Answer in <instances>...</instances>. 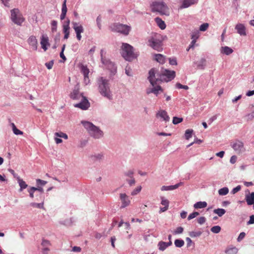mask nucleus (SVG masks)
<instances>
[{"label":"nucleus","instance_id":"c03bdc74","mask_svg":"<svg viewBox=\"0 0 254 254\" xmlns=\"http://www.w3.org/2000/svg\"><path fill=\"white\" fill-rule=\"evenodd\" d=\"M246 117L248 120H252L254 118V106H253L251 110V113L248 114Z\"/></svg>","mask_w":254,"mask_h":254},{"label":"nucleus","instance_id":"1a4fd4ad","mask_svg":"<svg viewBox=\"0 0 254 254\" xmlns=\"http://www.w3.org/2000/svg\"><path fill=\"white\" fill-rule=\"evenodd\" d=\"M230 145L237 154H241L245 151L244 143L240 140L231 142Z\"/></svg>","mask_w":254,"mask_h":254},{"label":"nucleus","instance_id":"c9c22d12","mask_svg":"<svg viewBox=\"0 0 254 254\" xmlns=\"http://www.w3.org/2000/svg\"><path fill=\"white\" fill-rule=\"evenodd\" d=\"M175 245L176 247L181 248L185 244L184 241L181 239H177L174 242Z\"/></svg>","mask_w":254,"mask_h":254},{"label":"nucleus","instance_id":"13d9d810","mask_svg":"<svg viewBox=\"0 0 254 254\" xmlns=\"http://www.w3.org/2000/svg\"><path fill=\"white\" fill-rule=\"evenodd\" d=\"M65 45H64L63 46V47L62 48V51L60 54V57L64 61H65L66 59V57H65V56L64 55V50L65 49Z\"/></svg>","mask_w":254,"mask_h":254},{"label":"nucleus","instance_id":"a18cd8bd","mask_svg":"<svg viewBox=\"0 0 254 254\" xmlns=\"http://www.w3.org/2000/svg\"><path fill=\"white\" fill-rule=\"evenodd\" d=\"M201 234H202V233L200 231H197V232L191 231L189 233V235L191 237L193 238V237H199L201 235Z\"/></svg>","mask_w":254,"mask_h":254},{"label":"nucleus","instance_id":"79ce46f5","mask_svg":"<svg viewBox=\"0 0 254 254\" xmlns=\"http://www.w3.org/2000/svg\"><path fill=\"white\" fill-rule=\"evenodd\" d=\"M199 36V33L198 30H195L193 31L191 34V38L192 40H196L198 38Z\"/></svg>","mask_w":254,"mask_h":254},{"label":"nucleus","instance_id":"6ab92c4d","mask_svg":"<svg viewBox=\"0 0 254 254\" xmlns=\"http://www.w3.org/2000/svg\"><path fill=\"white\" fill-rule=\"evenodd\" d=\"M29 44L32 46L34 50H36L37 49V40L36 37L34 36H30L28 39Z\"/></svg>","mask_w":254,"mask_h":254},{"label":"nucleus","instance_id":"603ef678","mask_svg":"<svg viewBox=\"0 0 254 254\" xmlns=\"http://www.w3.org/2000/svg\"><path fill=\"white\" fill-rule=\"evenodd\" d=\"M32 190H35V191H37V193L44 194V189L43 188L39 187V186H38L37 187H33V189H32Z\"/></svg>","mask_w":254,"mask_h":254},{"label":"nucleus","instance_id":"9b49d317","mask_svg":"<svg viewBox=\"0 0 254 254\" xmlns=\"http://www.w3.org/2000/svg\"><path fill=\"white\" fill-rule=\"evenodd\" d=\"M84 96L79 92V86L77 84L70 94V97L73 100H80Z\"/></svg>","mask_w":254,"mask_h":254},{"label":"nucleus","instance_id":"f257e3e1","mask_svg":"<svg viewBox=\"0 0 254 254\" xmlns=\"http://www.w3.org/2000/svg\"><path fill=\"white\" fill-rule=\"evenodd\" d=\"M175 77V72L173 70H169L167 69H162L161 71L155 68H152L149 71V76L148 79L152 85L153 87L147 89L146 92L149 94L153 93L156 96L159 93V92L162 91V89L160 86L157 85L160 81L168 82L173 79Z\"/></svg>","mask_w":254,"mask_h":254},{"label":"nucleus","instance_id":"58836bf2","mask_svg":"<svg viewBox=\"0 0 254 254\" xmlns=\"http://www.w3.org/2000/svg\"><path fill=\"white\" fill-rule=\"evenodd\" d=\"M63 31L64 34V39H67L69 37L70 28H67V27H63Z\"/></svg>","mask_w":254,"mask_h":254},{"label":"nucleus","instance_id":"72a5a7b5","mask_svg":"<svg viewBox=\"0 0 254 254\" xmlns=\"http://www.w3.org/2000/svg\"><path fill=\"white\" fill-rule=\"evenodd\" d=\"M104 132L96 127V139H101L104 136Z\"/></svg>","mask_w":254,"mask_h":254},{"label":"nucleus","instance_id":"4d7b16f0","mask_svg":"<svg viewBox=\"0 0 254 254\" xmlns=\"http://www.w3.org/2000/svg\"><path fill=\"white\" fill-rule=\"evenodd\" d=\"M32 189H33V187H30L27 190L29 193V196L31 198H33L34 197V192L35 191V190H32Z\"/></svg>","mask_w":254,"mask_h":254},{"label":"nucleus","instance_id":"6e6d98bb","mask_svg":"<svg viewBox=\"0 0 254 254\" xmlns=\"http://www.w3.org/2000/svg\"><path fill=\"white\" fill-rule=\"evenodd\" d=\"M199 214V213L198 212H193L189 215V216L188 217V219L189 220H190L196 217Z\"/></svg>","mask_w":254,"mask_h":254},{"label":"nucleus","instance_id":"e2e57ef3","mask_svg":"<svg viewBox=\"0 0 254 254\" xmlns=\"http://www.w3.org/2000/svg\"><path fill=\"white\" fill-rule=\"evenodd\" d=\"M54 64V61L52 60L50 61L49 62L46 63L45 64V65L47 67V68L49 69H50L52 68Z\"/></svg>","mask_w":254,"mask_h":254},{"label":"nucleus","instance_id":"2eb2a0df","mask_svg":"<svg viewBox=\"0 0 254 254\" xmlns=\"http://www.w3.org/2000/svg\"><path fill=\"white\" fill-rule=\"evenodd\" d=\"M40 44L41 45L42 48L46 51L48 48L47 46H49V38L46 35H43L41 38Z\"/></svg>","mask_w":254,"mask_h":254},{"label":"nucleus","instance_id":"ddd939ff","mask_svg":"<svg viewBox=\"0 0 254 254\" xmlns=\"http://www.w3.org/2000/svg\"><path fill=\"white\" fill-rule=\"evenodd\" d=\"M120 199L122 203L121 208H125L130 203L129 197L125 193H121L120 194Z\"/></svg>","mask_w":254,"mask_h":254},{"label":"nucleus","instance_id":"9d476101","mask_svg":"<svg viewBox=\"0 0 254 254\" xmlns=\"http://www.w3.org/2000/svg\"><path fill=\"white\" fill-rule=\"evenodd\" d=\"M81 124L86 128L89 133L93 137H95V126L88 121H81Z\"/></svg>","mask_w":254,"mask_h":254},{"label":"nucleus","instance_id":"473e14b6","mask_svg":"<svg viewBox=\"0 0 254 254\" xmlns=\"http://www.w3.org/2000/svg\"><path fill=\"white\" fill-rule=\"evenodd\" d=\"M229 192V189L227 187H224L218 190V193L220 195H225Z\"/></svg>","mask_w":254,"mask_h":254},{"label":"nucleus","instance_id":"a211bd4d","mask_svg":"<svg viewBox=\"0 0 254 254\" xmlns=\"http://www.w3.org/2000/svg\"><path fill=\"white\" fill-rule=\"evenodd\" d=\"M183 185V182H180L175 185H172V186H163L161 187V190L162 191H165V190H175L177 188H178L179 187L182 186Z\"/></svg>","mask_w":254,"mask_h":254},{"label":"nucleus","instance_id":"393cba45","mask_svg":"<svg viewBox=\"0 0 254 254\" xmlns=\"http://www.w3.org/2000/svg\"><path fill=\"white\" fill-rule=\"evenodd\" d=\"M197 0H184L182 7L187 8L197 2Z\"/></svg>","mask_w":254,"mask_h":254},{"label":"nucleus","instance_id":"4c0bfd02","mask_svg":"<svg viewBox=\"0 0 254 254\" xmlns=\"http://www.w3.org/2000/svg\"><path fill=\"white\" fill-rule=\"evenodd\" d=\"M141 189V186H138L131 192L130 194L132 196L136 195L140 192Z\"/></svg>","mask_w":254,"mask_h":254},{"label":"nucleus","instance_id":"bb28decb","mask_svg":"<svg viewBox=\"0 0 254 254\" xmlns=\"http://www.w3.org/2000/svg\"><path fill=\"white\" fill-rule=\"evenodd\" d=\"M105 159V153L103 152L96 154V162H102Z\"/></svg>","mask_w":254,"mask_h":254},{"label":"nucleus","instance_id":"412c9836","mask_svg":"<svg viewBox=\"0 0 254 254\" xmlns=\"http://www.w3.org/2000/svg\"><path fill=\"white\" fill-rule=\"evenodd\" d=\"M220 52L226 55H229L233 52V50L228 46H224L221 47Z\"/></svg>","mask_w":254,"mask_h":254},{"label":"nucleus","instance_id":"4468645a","mask_svg":"<svg viewBox=\"0 0 254 254\" xmlns=\"http://www.w3.org/2000/svg\"><path fill=\"white\" fill-rule=\"evenodd\" d=\"M80 99L81 102L79 103L74 104V106L76 108H78L82 110L87 109L90 105V104L87 99L84 96L81 98Z\"/></svg>","mask_w":254,"mask_h":254},{"label":"nucleus","instance_id":"7c9ffc66","mask_svg":"<svg viewBox=\"0 0 254 254\" xmlns=\"http://www.w3.org/2000/svg\"><path fill=\"white\" fill-rule=\"evenodd\" d=\"M30 205L34 208H38L40 209H44V203L43 202H40V203H36V202H31L30 204Z\"/></svg>","mask_w":254,"mask_h":254},{"label":"nucleus","instance_id":"cd10ccee","mask_svg":"<svg viewBox=\"0 0 254 254\" xmlns=\"http://www.w3.org/2000/svg\"><path fill=\"white\" fill-rule=\"evenodd\" d=\"M155 21L160 29L163 30L166 28V24L165 22L163 20H162L161 18L159 17H156L155 18Z\"/></svg>","mask_w":254,"mask_h":254},{"label":"nucleus","instance_id":"37998d69","mask_svg":"<svg viewBox=\"0 0 254 254\" xmlns=\"http://www.w3.org/2000/svg\"><path fill=\"white\" fill-rule=\"evenodd\" d=\"M55 136L58 137H62L64 139H67L68 138L67 135L64 132H55Z\"/></svg>","mask_w":254,"mask_h":254},{"label":"nucleus","instance_id":"f3484780","mask_svg":"<svg viewBox=\"0 0 254 254\" xmlns=\"http://www.w3.org/2000/svg\"><path fill=\"white\" fill-rule=\"evenodd\" d=\"M235 29L237 33L241 36H246L247 35L246 27L243 24L241 23L237 24L235 26Z\"/></svg>","mask_w":254,"mask_h":254},{"label":"nucleus","instance_id":"864d4df0","mask_svg":"<svg viewBox=\"0 0 254 254\" xmlns=\"http://www.w3.org/2000/svg\"><path fill=\"white\" fill-rule=\"evenodd\" d=\"M182 121H183V118H178L177 117H174L173 119V123L174 125H177L179 123H180Z\"/></svg>","mask_w":254,"mask_h":254},{"label":"nucleus","instance_id":"e433bc0d","mask_svg":"<svg viewBox=\"0 0 254 254\" xmlns=\"http://www.w3.org/2000/svg\"><path fill=\"white\" fill-rule=\"evenodd\" d=\"M158 246L159 250L161 251H164L167 248L166 242H160L158 244Z\"/></svg>","mask_w":254,"mask_h":254},{"label":"nucleus","instance_id":"a878e982","mask_svg":"<svg viewBox=\"0 0 254 254\" xmlns=\"http://www.w3.org/2000/svg\"><path fill=\"white\" fill-rule=\"evenodd\" d=\"M207 206V203L205 201H198L193 205L195 209L203 208Z\"/></svg>","mask_w":254,"mask_h":254},{"label":"nucleus","instance_id":"bf43d9fd","mask_svg":"<svg viewBox=\"0 0 254 254\" xmlns=\"http://www.w3.org/2000/svg\"><path fill=\"white\" fill-rule=\"evenodd\" d=\"M66 0H64L62 5V13L66 14L67 12V7L66 5Z\"/></svg>","mask_w":254,"mask_h":254},{"label":"nucleus","instance_id":"f704fd0d","mask_svg":"<svg viewBox=\"0 0 254 254\" xmlns=\"http://www.w3.org/2000/svg\"><path fill=\"white\" fill-rule=\"evenodd\" d=\"M51 31L53 33H54L57 30V24L58 22L56 20H53L51 21Z\"/></svg>","mask_w":254,"mask_h":254},{"label":"nucleus","instance_id":"20e7f679","mask_svg":"<svg viewBox=\"0 0 254 254\" xmlns=\"http://www.w3.org/2000/svg\"><path fill=\"white\" fill-rule=\"evenodd\" d=\"M147 44L155 50L160 52L162 50V41L160 34L153 33L147 38Z\"/></svg>","mask_w":254,"mask_h":254},{"label":"nucleus","instance_id":"7ed1b4c3","mask_svg":"<svg viewBox=\"0 0 254 254\" xmlns=\"http://www.w3.org/2000/svg\"><path fill=\"white\" fill-rule=\"evenodd\" d=\"M98 85L99 91L101 95L109 100H112L113 94L111 91L108 80L101 77L98 79Z\"/></svg>","mask_w":254,"mask_h":254},{"label":"nucleus","instance_id":"680f3d73","mask_svg":"<svg viewBox=\"0 0 254 254\" xmlns=\"http://www.w3.org/2000/svg\"><path fill=\"white\" fill-rule=\"evenodd\" d=\"M176 87L178 89H184L187 90L189 89V87L187 85H183L180 83L176 84Z\"/></svg>","mask_w":254,"mask_h":254},{"label":"nucleus","instance_id":"69168bd1","mask_svg":"<svg viewBox=\"0 0 254 254\" xmlns=\"http://www.w3.org/2000/svg\"><path fill=\"white\" fill-rule=\"evenodd\" d=\"M245 235H246V234L245 232H241L239 234V235L237 238L238 242L241 241L244 238V237H245Z\"/></svg>","mask_w":254,"mask_h":254},{"label":"nucleus","instance_id":"8fccbe9b","mask_svg":"<svg viewBox=\"0 0 254 254\" xmlns=\"http://www.w3.org/2000/svg\"><path fill=\"white\" fill-rule=\"evenodd\" d=\"M209 27V24L207 23H204L201 24L199 27V30L200 31H205Z\"/></svg>","mask_w":254,"mask_h":254},{"label":"nucleus","instance_id":"052dcab7","mask_svg":"<svg viewBox=\"0 0 254 254\" xmlns=\"http://www.w3.org/2000/svg\"><path fill=\"white\" fill-rule=\"evenodd\" d=\"M47 182L45 181L42 180L41 179H37L36 180V184L37 186H44L47 184Z\"/></svg>","mask_w":254,"mask_h":254},{"label":"nucleus","instance_id":"3c124183","mask_svg":"<svg viewBox=\"0 0 254 254\" xmlns=\"http://www.w3.org/2000/svg\"><path fill=\"white\" fill-rule=\"evenodd\" d=\"M161 204L164 205L165 207H169V201L167 199L165 198L164 197H161Z\"/></svg>","mask_w":254,"mask_h":254},{"label":"nucleus","instance_id":"c85d7f7f","mask_svg":"<svg viewBox=\"0 0 254 254\" xmlns=\"http://www.w3.org/2000/svg\"><path fill=\"white\" fill-rule=\"evenodd\" d=\"M35 200L41 202H44L45 195L44 194L36 193L35 194Z\"/></svg>","mask_w":254,"mask_h":254},{"label":"nucleus","instance_id":"423d86ee","mask_svg":"<svg viewBox=\"0 0 254 254\" xmlns=\"http://www.w3.org/2000/svg\"><path fill=\"white\" fill-rule=\"evenodd\" d=\"M152 11L158 12L161 15H169V8L166 4L162 1L153 2L151 5Z\"/></svg>","mask_w":254,"mask_h":254},{"label":"nucleus","instance_id":"39448f33","mask_svg":"<svg viewBox=\"0 0 254 254\" xmlns=\"http://www.w3.org/2000/svg\"><path fill=\"white\" fill-rule=\"evenodd\" d=\"M121 54L126 60L129 61L137 57V55L134 52L133 47L127 43L122 44Z\"/></svg>","mask_w":254,"mask_h":254},{"label":"nucleus","instance_id":"0e129e2a","mask_svg":"<svg viewBox=\"0 0 254 254\" xmlns=\"http://www.w3.org/2000/svg\"><path fill=\"white\" fill-rule=\"evenodd\" d=\"M241 186L239 185V186H237L236 188H234L232 190L231 193L235 194L236 193H237V192L240 191L241 190Z\"/></svg>","mask_w":254,"mask_h":254},{"label":"nucleus","instance_id":"f8f14e48","mask_svg":"<svg viewBox=\"0 0 254 254\" xmlns=\"http://www.w3.org/2000/svg\"><path fill=\"white\" fill-rule=\"evenodd\" d=\"M71 23L73 25V28L75 32L76 38L78 40L80 41L81 39V34L84 31L83 27L81 25L79 24V23L76 22L72 21Z\"/></svg>","mask_w":254,"mask_h":254},{"label":"nucleus","instance_id":"6e6552de","mask_svg":"<svg viewBox=\"0 0 254 254\" xmlns=\"http://www.w3.org/2000/svg\"><path fill=\"white\" fill-rule=\"evenodd\" d=\"M11 19L13 22L18 25H21L24 22V18L19 13V10L17 8H14L10 10Z\"/></svg>","mask_w":254,"mask_h":254},{"label":"nucleus","instance_id":"5fc2aeb1","mask_svg":"<svg viewBox=\"0 0 254 254\" xmlns=\"http://www.w3.org/2000/svg\"><path fill=\"white\" fill-rule=\"evenodd\" d=\"M184 228L182 227H179L173 232L175 235L182 234L183 232Z\"/></svg>","mask_w":254,"mask_h":254},{"label":"nucleus","instance_id":"5701e85b","mask_svg":"<svg viewBox=\"0 0 254 254\" xmlns=\"http://www.w3.org/2000/svg\"><path fill=\"white\" fill-rule=\"evenodd\" d=\"M238 252V249L235 247H229L225 251V253L226 254H237Z\"/></svg>","mask_w":254,"mask_h":254},{"label":"nucleus","instance_id":"a19ab883","mask_svg":"<svg viewBox=\"0 0 254 254\" xmlns=\"http://www.w3.org/2000/svg\"><path fill=\"white\" fill-rule=\"evenodd\" d=\"M124 176L126 177H128V178H133V174L134 172L133 170H129L127 171L126 172H124Z\"/></svg>","mask_w":254,"mask_h":254},{"label":"nucleus","instance_id":"f03ea898","mask_svg":"<svg viewBox=\"0 0 254 254\" xmlns=\"http://www.w3.org/2000/svg\"><path fill=\"white\" fill-rule=\"evenodd\" d=\"M100 61L102 65L100 66L106 68L110 71V76H114L117 73V66L115 63L112 62L105 49H102L100 51Z\"/></svg>","mask_w":254,"mask_h":254},{"label":"nucleus","instance_id":"de8ad7c7","mask_svg":"<svg viewBox=\"0 0 254 254\" xmlns=\"http://www.w3.org/2000/svg\"><path fill=\"white\" fill-rule=\"evenodd\" d=\"M126 181L128 183L130 187L133 186L135 184V180L134 178H127Z\"/></svg>","mask_w":254,"mask_h":254},{"label":"nucleus","instance_id":"49530a36","mask_svg":"<svg viewBox=\"0 0 254 254\" xmlns=\"http://www.w3.org/2000/svg\"><path fill=\"white\" fill-rule=\"evenodd\" d=\"M193 130L192 129H187L185 131V138L186 139H189L192 135Z\"/></svg>","mask_w":254,"mask_h":254},{"label":"nucleus","instance_id":"c756f323","mask_svg":"<svg viewBox=\"0 0 254 254\" xmlns=\"http://www.w3.org/2000/svg\"><path fill=\"white\" fill-rule=\"evenodd\" d=\"M206 61L204 58H201L198 62L197 67L200 69H204L206 66Z\"/></svg>","mask_w":254,"mask_h":254},{"label":"nucleus","instance_id":"338daca9","mask_svg":"<svg viewBox=\"0 0 254 254\" xmlns=\"http://www.w3.org/2000/svg\"><path fill=\"white\" fill-rule=\"evenodd\" d=\"M205 221L206 219L204 217H200L197 219L198 223L200 225L204 224Z\"/></svg>","mask_w":254,"mask_h":254},{"label":"nucleus","instance_id":"4be33fe9","mask_svg":"<svg viewBox=\"0 0 254 254\" xmlns=\"http://www.w3.org/2000/svg\"><path fill=\"white\" fill-rule=\"evenodd\" d=\"M17 181L20 186L19 191H22L24 189H26L28 185L26 184L25 182L22 179H20V177H17Z\"/></svg>","mask_w":254,"mask_h":254},{"label":"nucleus","instance_id":"774afa93","mask_svg":"<svg viewBox=\"0 0 254 254\" xmlns=\"http://www.w3.org/2000/svg\"><path fill=\"white\" fill-rule=\"evenodd\" d=\"M125 73L126 74L129 76H131V69L129 67H126L125 68Z\"/></svg>","mask_w":254,"mask_h":254},{"label":"nucleus","instance_id":"2f4dec72","mask_svg":"<svg viewBox=\"0 0 254 254\" xmlns=\"http://www.w3.org/2000/svg\"><path fill=\"white\" fill-rule=\"evenodd\" d=\"M214 213L217 214L219 217L223 216L226 212L224 209L223 208H217L213 210Z\"/></svg>","mask_w":254,"mask_h":254},{"label":"nucleus","instance_id":"0eeeda50","mask_svg":"<svg viewBox=\"0 0 254 254\" xmlns=\"http://www.w3.org/2000/svg\"><path fill=\"white\" fill-rule=\"evenodd\" d=\"M110 27L112 31L120 33L125 36L128 35L131 30L130 26L119 23H113Z\"/></svg>","mask_w":254,"mask_h":254},{"label":"nucleus","instance_id":"09e8293b","mask_svg":"<svg viewBox=\"0 0 254 254\" xmlns=\"http://www.w3.org/2000/svg\"><path fill=\"white\" fill-rule=\"evenodd\" d=\"M211 231L213 233L217 234L220 232L221 227L219 226H213L211 228Z\"/></svg>","mask_w":254,"mask_h":254},{"label":"nucleus","instance_id":"b1692460","mask_svg":"<svg viewBox=\"0 0 254 254\" xmlns=\"http://www.w3.org/2000/svg\"><path fill=\"white\" fill-rule=\"evenodd\" d=\"M155 60L160 64H163L165 62V57L161 54H156L155 55Z\"/></svg>","mask_w":254,"mask_h":254},{"label":"nucleus","instance_id":"aec40b11","mask_svg":"<svg viewBox=\"0 0 254 254\" xmlns=\"http://www.w3.org/2000/svg\"><path fill=\"white\" fill-rule=\"evenodd\" d=\"M246 200L248 205H254V192H252L250 195L246 196Z\"/></svg>","mask_w":254,"mask_h":254},{"label":"nucleus","instance_id":"dca6fc26","mask_svg":"<svg viewBox=\"0 0 254 254\" xmlns=\"http://www.w3.org/2000/svg\"><path fill=\"white\" fill-rule=\"evenodd\" d=\"M156 117L160 118L162 121L166 122H168L170 120V117L167 114V113L164 110H160L156 114Z\"/></svg>","mask_w":254,"mask_h":254},{"label":"nucleus","instance_id":"ea45409f","mask_svg":"<svg viewBox=\"0 0 254 254\" xmlns=\"http://www.w3.org/2000/svg\"><path fill=\"white\" fill-rule=\"evenodd\" d=\"M81 71L84 75L85 80L86 78H88V75L89 73V69L85 66H82Z\"/></svg>","mask_w":254,"mask_h":254}]
</instances>
